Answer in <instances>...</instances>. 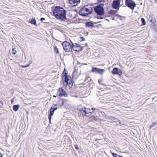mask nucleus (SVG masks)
Masks as SVG:
<instances>
[{
    "label": "nucleus",
    "mask_w": 157,
    "mask_h": 157,
    "mask_svg": "<svg viewBox=\"0 0 157 157\" xmlns=\"http://www.w3.org/2000/svg\"><path fill=\"white\" fill-rule=\"evenodd\" d=\"M40 20L41 21H43L45 20V19L44 18L42 17L41 18Z\"/></svg>",
    "instance_id": "nucleus-31"
},
{
    "label": "nucleus",
    "mask_w": 157,
    "mask_h": 157,
    "mask_svg": "<svg viewBox=\"0 0 157 157\" xmlns=\"http://www.w3.org/2000/svg\"><path fill=\"white\" fill-rule=\"evenodd\" d=\"M93 120H97L98 119V117L96 116V117H93Z\"/></svg>",
    "instance_id": "nucleus-27"
},
{
    "label": "nucleus",
    "mask_w": 157,
    "mask_h": 157,
    "mask_svg": "<svg viewBox=\"0 0 157 157\" xmlns=\"http://www.w3.org/2000/svg\"><path fill=\"white\" fill-rule=\"evenodd\" d=\"M72 11H70L69 12V14H70V16L71 17H72Z\"/></svg>",
    "instance_id": "nucleus-28"
},
{
    "label": "nucleus",
    "mask_w": 157,
    "mask_h": 157,
    "mask_svg": "<svg viewBox=\"0 0 157 157\" xmlns=\"http://www.w3.org/2000/svg\"><path fill=\"white\" fill-rule=\"evenodd\" d=\"M157 124L156 122H153L152 123L151 125H150L149 127L150 128H151L152 127L155 126Z\"/></svg>",
    "instance_id": "nucleus-20"
},
{
    "label": "nucleus",
    "mask_w": 157,
    "mask_h": 157,
    "mask_svg": "<svg viewBox=\"0 0 157 157\" xmlns=\"http://www.w3.org/2000/svg\"><path fill=\"white\" fill-rule=\"evenodd\" d=\"M122 0H113L112 3L113 8L116 10H119L120 3Z\"/></svg>",
    "instance_id": "nucleus-7"
},
{
    "label": "nucleus",
    "mask_w": 157,
    "mask_h": 157,
    "mask_svg": "<svg viewBox=\"0 0 157 157\" xmlns=\"http://www.w3.org/2000/svg\"><path fill=\"white\" fill-rule=\"evenodd\" d=\"M62 78L63 81V84L66 86H68L70 88L72 87L73 83L71 77L68 75H67V73L65 72V69H64L62 75Z\"/></svg>",
    "instance_id": "nucleus-2"
},
{
    "label": "nucleus",
    "mask_w": 157,
    "mask_h": 157,
    "mask_svg": "<svg viewBox=\"0 0 157 157\" xmlns=\"http://www.w3.org/2000/svg\"><path fill=\"white\" fill-rule=\"evenodd\" d=\"M22 67H23V66H22Z\"/></svg>",
    "instance_id": "nucleus-36"
},
{
    "label": "nucleus",
    "mask_w": 157,
    "mask_h": 157,
    "mask_svg": "<svg viewBox=\"0 0 157 157\" xmlns=\"http://www.w3.org/2000/svg\"><path fill=\"white\" fill-rule=\"evenodd\" d=\"M69 3L72 6H76L80 3V0H68Z\"/></svg>",
    "instance_id": "nucleus-13"
},
{
    "label": "nucleus",
    "mask_w": 157,
    "mask_h": 157,
    "mask_svg": "<svg viewBox=\"0 0 157 157\" xmlns=\"http://www.w3.org/2000/svg\"><path fill=\"white\" fill-rule=\"evenodd\" d=\"M62 45L64 50L67 52H70L72 51V44H71L67 41L63 42Z\"/></svg>",
    "instance_id": "nucleus-4"
},
{
    "label": "nucleus",
    "mask_w": 157,
    "mask_h": 157,
    "mask_svg": "<svg viewBox=\"0 0 157 157\" xmlns=\"http://www.w3.org/2000/svg\"><path fill=\"white\" fill-rule=\"evenodd\" d=\"M2 153H0V157H2Z\"/></svg>",
    "instance_id": "nucleus-32"
},
{
    "label": "nucleus",
    "mask_w": 157,
    "mask_h": 157,
    "mask_svg": "<svg viewBox=\"0 0 157 157\" xmlns=\"http://www.w3.org/2000/svg\"><path fill=\"white\" fill-rule=\"evenodd\" d=\"M112 73L113 75H117L120 76H121L122 74L121 70L117 67H115L113 69Z\"/></svg>",
    "instance_id": "nucleus-10"
},
{
    "label": "nucleus",
    "mask_w": 157,
    "mask_h": 157,
    "mask_svg": "<svg viewBox=\"0 0 157 157\" xmlns=\"http://www.w3.org/2000/svg\"><path fill=\"white\" fill-rule=\"evenodd\" d=\"M104 70L103 69H100L94 67H92V69L91 71L92 72H97L99 74H102Z\"/></svg>",
    "instance_id": "nucleus-12"
},
{
    "label": "nucleus",
    "mask_w": 157,
    "mask_h": 157,
    "mask_svg": "<svg viewBox=\"0 0 157 157\" xmlns=\"http://www.w3.org/2000/svg\"><path fill=\"white\" fill-rule=\"evenodd\" d=\"M85 40V39L83 38V40H82L83 41L84 40Z\"/></svg>",
    "instance_id": "nucleus-38"
},
{
    "label": "nucleus",
    "mask_w": 157,
    "mask_h": 157,
    "mask_svg": "<svg viewBox=\"0 0 157 157\" xmlns=\"http://www.w3.org/2000/svg\"><path fill=\"white\" fill-rule=\"evenodd\" d=\"M54 97H56V96H54Z\"/></svg>",
    "instance_id": "nucleus-37"
},
{
    "label": "nucleus",
    "mask_w": 157,
    "mask_h": 157,
    "mask_svg": "<svg viewBox=\"0 0 157 157\" xmlns=\"http://www.w3.org/2000/svg\"><path fill=\"white\" fill-rule=\"evenodd\" d=\"M86 114H88L89 113H91V112L90 111V109L89 108H86Z\"/></svg>",
    "instance_id": "nucleus-21"
},
{
    "label": "nucleus",
    "mask_w": 157,
    "mask_h": 157,
    "mask_svg": "<svg viewBox=\"0 0 157 157\" xmlns=\"http://www.w3.org/2000/svg\"><path fill=\"white\" fill-rule=\"evenodd\" d=\"M12 53L13 54H15L17 53V51L16 50L14 49V48L13 49L12 51Z\"/></svg>",
    "instance_id": "nucleus-26"
},
{
    "label": "nucleus",
    "mask_w": 157,
    "mask_h": 157,
    "mask_svg": "<svg viewBox=\"0 0 157 157\" xmlns=\"http://www.w3.org/2000/svg\"><path fill=\"white\" fill-rule=\"evenodd\" d=\"M109 118L111 119V120H113V121L116 122H119L120 124H121V122L120 121V120L115 117H109Z\"/></svg>",
    "instance_id": "nucleus-14"
},
{
    "label": "nucleus",
    "mask_w": 157,
    "mask_h": 157,
    "mask_svg": "<svg viewBox=\"0 0 157 157\" xmlns=\"http://www.w3.org/2000/svg\"><path fill=\"white\" fill-rule=\"evenodd\" d=\"M112 155L113 157H121L120 155H118L117 154L114 153H113L112 154Z\"/></svg>",
    "instance_id": "nucleus-22"
},
{
    "label": "nucleus",
    "mask_w": 157,
    "mask_h": 157,
    "mask_svg": "<svg viewBox=\"0 0 157 157\" xmlns=\"http://www.w3.org/2000/svg\"><path fill=\"white\" fill-rule=\"evenodd\" d=\"M155 2L157 4V0H155Z\"/></svg>",
    "instance_id": "nucleus-33"
},
{
    "label": "nucleus",
    "mask_w": 157,
    "mask_h": 157,
    "mask_svg": "<svg viewBox=\"0 0 157 157\" xmlns=\"http://www.w3.org/2000/svg\"><path fill=\"white\" fill-rule=\"evenodd\" d=\"M75 148L77 150H78V147L77 145H75Z\"/></svg>",
    "instance_id": "nucleus-30"
},
{
    "label": "nucleus",
    "mask_w": 157,
    "mask_h": 157,
    "mask_svg": "<svg viewBox=\"0 0 157 157\" xmlns=\"http://www.w3.org/2000/svg\"><path fill=\"white\" fill-rule=\"evenodd\" d=\"M57 94H59V95L60 97L64 96L66 97L67 96V94L66 91L62 88L59 89Z\"/></svg>",
    "instance_id": "nucleus-11"
},
{
    "label": "nucleus",
    "mask_w": 157,
    "mask_h": 157,
    "mask_svg": "<svg viewBox=\"0 0 157 157\" xmlns=\"http://www.w3.org/2000/svg\"><path fill=\"white\" fill-rule=\"evenodd\" d=\"M13 99H11V102H13Z\"/></svg>",
    "instance_id": "nucleus-34"
},
{
    "label": "nucleus",
    "mask_w": 157,
    "mask_h": 157,
    "mask_svg": "<svg viewBox=\"0 0 157 157\" xmlns=\"http://www.w3.org/2000/svg\"><path fill=\"white\" fill-rule=\"evenodd\" d=\"M85 25L87 27H93L94 25L91 22H87L85 23Z\"/></svg>",
    "instance_id": "nucleus-18"
},
{
    "label": "nucleus",
    "mask_w": 157,
    "mask_h": 157,
    "mask_svg": "<svg viewBox=\"0 0 157 157\" xmlns=\"http://www.w3.org/2000/svg\"><path fill=\"white\" fill-rule=\"evenodd\" d=\"M83 47H81L79 44H72V50L77 52H79L82 50Z\"/></svg>",
    "instance_id": "nucleus-8"
},
{
    "label": "nucleus",
    "mask_w": 157,
    "mask_h": 157,
    "mask_svg": "<svg viewBox=\"0 0 157 157\" xmlns=\"http://www.w3.org/2000/svg\"><path fill=\"white\" fill-rule=\"evenodd\" d=\"M80 111L82 114L85 115L86 114V108H82L80 109Z\"/></svg>",
    "instance_id": "nucleus-19"
},
{
    "label": "nucleus",
    "mask_w": 157,
    "mask_h": 157,
    "mask_svg": "<svg viewBox=\"0 0 157 157\" xmlns=\"http://www.w3.org/2000/svg\"><path fill=\"white\" fill-rule=\"evenodd\" d=\"M56 105H52V107L51 108L50 113L49 116L50 122L51 121V117L54 114V112L57 109Z\"/></svg>",
    "instance_id": "nucleus-9"
},
{
    "label": "nucleus",
    "mask_w": 157,
    "mask_h": 157,
    "mask_svg": "<svg viewBox=\"0 0 157 157\" xmlns=\"http://www.w3.org/2000/svg\"><path fill=\"white\" fill-rule=\"evenodd\" d=\"M117 11L116 10H110L109 11L108 13L109 14L111 15H114L116 14Z\"/></svg>",
    "instance_id": "nucleus-17"
},
{
    "label": "nucleus",
    "mask_w": 157,
    "mask_h": 157,
    "mask_svg": "<svg viewBox=\"0 0 157 157\" xmlns=\"http://www.w3.org/2000/svg\"><path fill=\"white\" fill-rule=\"evenodd\" d=\"M53 14L57 19L62 21L66 19V11L63 8L59 6L56 7L53 10Z\"/></svg>",
    "instance_id": "nucleus-1"
},
{
    "label": "nucleus",
    "mask_w": 157,
    "mask_h": 157,
    "mask_svg": "<svg viewBox=\"0 0 157 157\" xmlns=\"http://www.w3.org/2000/svg\"><path fill=\"white\" fill-rule=\"evenodd\" d=\"M93 109H94L93 108H92V110H93Z\"/></svg>",
    "instance_id": "nucleus-35"
},
{
    "label": "nucleus",
    "mask_w": 157,
    "mask_h": 157,
    "mask_svg": "<svg viewBox=\"0 0 157 157\" xmlns=\"http://www.w3.org/2000/svg\"><path fill=\"white\" fill-rule=\"evenodd\" d=\"M125 4L127 6L132 10L134 9V7L136 6V4L132 0H126Z\"/></svg>",
    "instance_id": "nucleus-6"
},
{
    "label": "nucleus",
    "mask_w": 157,
    "mask_h": 157,
    "mask_svg": "<svg viewBox=\"0 0 157 157\" xmlns=\"http://www.w3.org/2000/svg\"><path fill=\"white\" fill-rule=\"evenodd\" d=\"M20 107V105H15L13 107V110L15 111H17L18 110L19 108Z\"/></svg>",
    "instance_id": "nucleus-16"
},
{
    "label": "nucleus",
    "mask_w": 157,
    "mask_h": 157,
    "mask_svg": "<svg viewBox=\"0 0 157 157\" xmlns=\"http://www.w3.org/2000/svg\"><path fill=\"white\" fill-rule=\"evenodd\" d=\"M95 12L99 15H103L104 13V10L103 7L98 5L94 7Z\"/></svg>",
    "instance_id": "nucleus-5"
},
{
    "label": "nucleus",
    "mask_w": 157,
    "mask_h": 157,
    "mask_svg": "<svg viewBox=\"0 0 157 157\" xmlns=\"http://www.w3.org/2000/svg\"><path fill=\"white\" fill-rule=\"evenodd\" d=\"M29 22L32 24H33L35 25H36V21L35 19H30L29 20Z\"/></svg>",
    "instance_id": "nucleus-15"
},
{
    "label": "nucleus",
    "mask_w": 157,
    "mask_h": 157,
    "mask_svg": "<svg viewBox=\"0 0 157 157\" xmlns=\"http://www.w3.org/2000/svg\"><path fill=\"white\" fill-rule=\"evenodd\" d=\"M54 51L55 52H56L57 53H59V50L58 48L56 47H55L54 48Z\"/></svg>",
    "instance_id": "nucleus-24"
},
{
    "label": "nucleus",
    "mask_w": 157,
    "mask_h": 157,
    "mask_svg": "<svg viewBox=\"0 0 157 157\" xmlns=\"http://www.w3.org/2000/svg\"><path fill=\"white\" fill-rule=\"evenodd\" d=\"M77 72L76 71H75L73 73V76H74L76 75V74L77 73Z\"/></svg>",
    "instance_id": "nucleus-29"
},
{
    "label": "nucleus",
    "mask_w": 157,
    "mask_h": 157,
    "mask_svg": "<svg viewBox=\"0 0 157 157\" xmlns=\"http://www.w3.org/2000/svg\"><path fill=\"white\" fill-rule=\"evenodd\" d=\"M151 17L152 18L151 20V21L153 23H154L155 22V19L154 18H152V17Z\"/></svg>",
    "instance_id": "nucleus-25"
},
{
    "label": "nucleus",
    "mask_w": 157,
    "mask_h": 157,
    "mask_svg": "<svg viewBox=\"0 0 157 157\" xmlns=\"http://www.w3.org/2000/svg\"><path fill=\"white\" fill-rule=\"evenodd\" d=\"M93 9L92 8L89 7H84L79 12V14L82 16H86L89 14L91 13Z\"/></svg>",
    "instance_id": "nucleus-3"
},
{
    "label": "nucleus",
    "mask_w": 157,
    "mask_h": 157,
    "mask_svg": "<svg viewBox=\"0 0 157 157\" xmlns=\"http://www.w3.org/2000/svg\"><path fill=\"white\" fill-rule=\"evenodd\" d=\"M123 4V2H122V4H121V5H122Z\"/></svg>",
    "instance_id": "nucleus-39"
},
{
    "label": "nucleus",
    "mask_w": 157,
    "mask_h": 157,
    "mask_svg": "<svg viewBox=\"0 0 157 157\" xmlns=\"http://www.w3.org/2000/svg\"><path fill=\"white\" fill-rule=\"evenodd\" d=\"M142 25H144L145 24V21L144 18H142L141 19Z\"/></svg>",
    "instance_id": "nucleus-23"
}]
</instances>
